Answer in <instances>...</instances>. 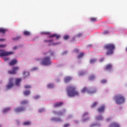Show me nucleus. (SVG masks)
Wrapping results in <instances>:
<instances>
[{
  "mask_svg": "<svg viewBox=\"0 0 127 127\" xmlns=\"http://www.w3.org/2000/svg\"><path fill=\"white\" fill-rule=\"evenodd\" d=\"M15 84L14 83V78H11L9 79V82L8 85L6 86V89L8 90L9 89H11V88H13V86L16 85L17 86H19V84H20V82H21V78H16L15 79Z\"/></svg>",
  "mask_w": 127,
  "mask_h": 127,
  "instance_id": "1",
  "label": "nucleus"
},
{
  "mask_svg": "<svg viewBox=\"0 0 127 127\" xmlns=\"http://www.w3.org/2000/svg\"><path fill=\"white\" fill-rule=\"evenodd\" d=\"M104 49L106 50V55H112L115 50V45L113 44H108L103 47Z\"/></svg>",
  "mask_w": 127,
  "mask_h": 127,
  "instance_id": "2",
  "label": "nucleus"
},
{
  "mask_svg": "<svg viewBox=\"0 0 127 127\" xmlns=\"http://www.w3.org/2000/svg\"><path fill=\"white\" fill-rule=\"evenodd\" d=\"M67 95L68 97H76L79 96V92L76 90L74 86H70L67 88Z\"/></svg>",
  "mask_w": 127,
  "mask_h": 127,
  "instance_id": "3",
  "label": "nucleus"
},
{
  "mask_svg": "<svg viewBox=\"0 0 127 127\" xmlns=\"http://www.w3.org/2000/svg\"><path fill=\"white\" fill-rule=\"evenodd\" d=\"M114 99L115 101V103L118 105L124 104L125 101V96H123V95L121 94L116 95Z\"/></svg>",
  "mask_w": 127,
  "mask_h": 127,
  "instance_id": "4",
  "label": "nucleus"
},
{
  "mask_svg": "<svg viewBox=\"0 0 127 127\" xmlns=\"http://www.w3.org/2000/svg\"><path fill=\"white\" fill-rule=\"evenodd\" d=\"M42 65H50L51 64V61L50 60V58L49 57H46L43 59L42 61Z\"/></svg>",
  "mask_w": 127,
  "mask_h": 127,
  "instance_id": "5",
  "label": "nucleus"
},
{
  "mask_svg": "<svg viewBox=\"0 0 127 127\" xmlns=\"http://www.w3.org/2000/svg\"><path fill=\"white\" fill-rule=\"evenodd\" d=\"M0 57H4V56H9L13 54V52H6L4 50H0Z\"/></svg>",
  "mask_w": 127,
  "mask_h": 127,
  "instance_id": "6",
  "label": "nucleus"
},
{
  "mask_svg": "<svg viewBox=\"0 0 127 127\" xmlns=\"http://www.w3.org/2000/svg\"><path fill=\"white\" fill-rule=\"evenodd\" d=\"M20 68L19 66H14L12 68V70H9L8 71V74H10V75H14L16 74V72L19 70Z\"/></svg>",
  "mask_w": 127,
  "mask_h": 127,
  "instance_id": "7",
  "label": "nucleus"
},
{
  "mask_svg": "<svg viewBox=\"0 0 127 127\" xmlns=\"http://www.w3.org/2000/svg\"><path fill=\"white\" fill-rule=\"evenodd\" d=\"M25 110L24 107H17L14 109V111L15 113H20L21 112H23Z\"/></svg>",
  "mask_w": 127,
  "mask_h": 127,
  "instance_id": "8",
  "label": "nucleus"
},
{
  "mask_svg": "<svg viewBox=\"0 0 127 127\" xmlns=\"http://www.w3.org/2000/svg\"><path fill=\"white\" fill-rule=\"evenodd\" d=\"M17 63V60L14 59L10 61V62L9 63V65L10 66H13V65H15Z\"/></svg>",
  "mask_w": 127,
  "mask_h": 127,
  "instance_id": "9",
  "label": "nucleus"
},
{
  "mask_svg": "<svg viewBox=\"0 0 127 127\" xmlns=\"http://www.w3.org/2000/svg\"><path fill=\"white\" fill-rule=\"evenodd\" d=\"M109 127H121L120 124L117 122H113L110 126Z\"/></svg>",
  "mask_w": 127,
  "mask_h": 127,
  "instance_id": "10",
  "label": "nucleus"
},
{
  "mask_svg": "<svg viewBox=\"0 0 127 127\" xmlns=\"http://www.w3.org/2000/svg\"><path fill=\"white\" fill-rule=\"evenodd\" d=\"M53 37H56V39H59L60 38V35L54 34L49 36V38H53Z\"/></svg>",
  "mask_w": 127,
  "mask_h": 127,
  "instance_id": "11",
  "label": "nucleus"
},
{
  "mask_svg": "<svg viewBox=\"0 0 127 127\" xmlns=\"http://www.w3.org/2000/svg\"><path fill=\"white\" fill-rule=\"evenodd\" d=\"M72 80V77L70 76H67L64 78V82L65 83H68V82H70Z\"/></svg>",
  "mask_w": 127,
  "mask_h": 127,
  "instance_id": "12",
  "label": "nucleus"
},
{
  "mask_svg": "<svg viewBox=\"0 0 127 127\" xmlns=\"http://www.w3.org/2000/svg\"><path fill=\"white\" fill-rule=\"evenodd\" d=\"M105 110V106H102L98 109L99 113H103Z\"/></svg>",
  "mask_w": 127,
  "mask_h": 127,
  "instance_id": "13",
  "label": "nucleus"
},
{
  "mask_svg": "<svg viewBox=\"0 0 127 127\" xmlns=\"http://www.w3.org/2000/svg\"><path fill=\"white\" fill-rule=\"evenodd\" d=\"M63 105V102H57L54 105L55 108H57V107H60Z\"/></svg>",
  "mask_w": 127,
  "mask_h": 127,
  "instance_id": "14",
  "label": "nucleus"
},
{
  "mask_svg": "<svg viewBox=\"0 0 127 127\" xmlns=\"http://www.w3.org/2000/svg\"><path fill=\"white\" fill-rule=\"evenodd\" d=\"M6 31H7V30L6 29L3 28H0V33H2V34H4V33H5Z\"/></svg>",
  "mask_w": 127,
  "mask_h": 127,
  "instance_id": "15",
  "label": "nucleus"
},
{
  "mask_svg": "<svg viewBox=\"0 0 127 127\" xmlns=\"http://www.w3.org/2000/svg\"><path fill=\"white\" fill-rule=\"evenodd\" d=\"M10 110H11V108L9 107L6 108L3 110L2 112L3 114H5V113H7V112H8L9 111H10Z\"/></svg>",
  "mask_w": 127,
  "mask_h": 127,
  "instance_id": "16",
  "label": "nucleus"
},
{
  "mask_svg": "<svg viewBox=\"0 0 127 127\" xmlns=\"http://www.w3.org/2000/svg\"><path fill=\"white\" fill-rule=\"evenodd\" d=\"M30 75V73L28 71H24V77L26 78V77L29 76Z\"/></svg>",
  "mask_w": 127,
  "mask_h": 127,
  "instance_id": "17",
  "label": "nucleus"
},
{
  "mask_svg": "<svg viewBox=\"0 0 127 127\" xmlns=\"http://www.w3.org/2000/svg\"><path fill=\"white\" fill-rule=\"evenodd\" d=\"M96 92H97V90H96V89H94L93 90H88V93L90 95H92L93 94H95V93H96Z\"/></svg>",
  "mask_w": 127,
  "mask_h": 127,
  "instance_id": "18",
  "label": "nucleus"
},
{
  "mask_svg": "<svg viewBox=\"0 0 127 127\" xmlns=\"http://www.w3.org/2000/svg\"><path fill=\"white\" fill-rule=\"evenodd\" d=\"M90 21L92 22H95V21H98V18L96 17H91L90 18Z\"/></svg>",
  "mask_w": 127,
  "mask_h": 127,
  "instance_id": "19",
  "label": "nucleus"
},
{
  "mask_svg": "<svg viewBox=\"0 0 127 127\" xmlns=\"http://www.w3.org/2000/svg\"><path fill=\"white\" fill-rule=\"evenodd\" d=\"M112 67H113V65L111 64H108L106 66V70H110V69H112Z\"/></svg>",
  "mask_w": 127,
  "mask_h": 127,
  "instance_id": "20",
  "label": "nucleus"
},
{
  "mask_svg": "<svg viewBox=\"0 0 127 127\" xmlns=\"http://www.w3.org/2000/svg\"><path fill=\"white\" fill-rule=\"evenodd\" d=\"M30 94V91L29 90H25L24 92V95L25 96H28V95H29Z\"/></svg>",
  "mask_w": 127,
  "mask_h": 127,
  "instance_id": "21",
  "label": "nucleus"
},
{
  "mask_svg": "<svg viewBox=\"0 0 127 127\" xmlns=\"http://www.w3.org/2000/svg\"><path fill=\"white\" fill-rule=\"evenodd\" d=\"M96 119L97 121H100L101 120H103V117H102V116H98L96 117Z\"/></svg>",
  "mask_w": 127,
  "mask_h": 127,
  "instance_id": "22",
  "label": "nucleus"
},
{
  "mask_svg": "<svg viewBox=\"0 0 127 127\" xmlns=\"http://www.w3.org/2000/svg\"><path fill=\"white\" fill-rule=\"evenodd\" d=\"M47 87L48 88H49V89H51L54 87V85L52 83H50L47 85Z\"/></svg>",
  "mask_w": 127,
  "mask_h": 127,
  "instance_id": "23",
  "label": "nucleus"
},
{
  "mask_svg": "<svg viewBox=\"0 0 127 127\" xmlns=\"http://www.w3.org/2000/svg\"><path fill=\"white\" fill-rule=\"evenodd\" d=\"M23 34L27 36V35H30V33L29 31H25L23 32Z\"/></svg>",
  "mask_w": 127,
  "mask_h": 127,
  "instance_id": "24",
  "label": "nucleus"
},
{
  "mask_svg": "<svg viewBox=\"0 0 127 127\" xmlns=\"http://www.w3.org/2000/svg\"><path fill=\"white\" fill-rule=\"evenodd\" d=\"M28 103V101L27 100H23V101L21 102V105H26Z\"/></svg>",
  "mask_w": 127,
  "mask_h": 127,
  "instance_id": "25",
  "label": "nucleus"
},
{
  "mask_svg": "<svg viewBox=\"0 0 127 127\" xmlns=\"http://www.w3.org/2000/svg\"><path fill=\"white\" fill-rule=\"evenodd\" d=\"M97 61V60L96 59H92L90 60V63H91V64H93V63H95Z\"/></svg>",
  "mask_w": 127,
  "mask_h": 127,
  "instance_id": "26",
  "label": "nucleus"
},
{
  "mask_svg": "<svg viewBox=\"0 0 127 127\" xmlns=\"http://www.w3.org/2000/svg\"><path fill=\"white\" fill-rule=\"evenodd\" d=\"M95 76L92 75L89 77V79L90 81H92L93 80H95Z\"/></svg>",
  "mask_w": 127,
  "mask_h": 127,
  "instance_id": "27",
  "label": "nucleus"
},
{
  "mask_svg": "<svg viewBox=\"0 0 127 127\" xmlns=\"http://www.w3.org/2000/svg\"><path fill=\"white\" fill-rule=\"evenodd\" d=\"M64 40H68L69 39V35H65L64 36Z\"/></svg>",
  "mask_w": 127,
  "mask_h": 127,
  "instance_id": "28",
  "label": "nucleus"
},
{
  "mask_svg": "<svg viewBox=\"0 0 127 127\" xmlns=\"http://www.w3.org/2000/svg\"><path fill=\"white\" fill-rule=\"evenodd\" d=\"M31 123L29 121H27L26 122H24L23 123L24 126H29V125H30Z\"/></svg>",
  "mask_w": 127,
  "mask_h": 127,
  "instance_id": "29",
  "label": "nucleus"
},
{
  "mask_svg": "<svg viewBox=\"0 0 127 127\" xmlns=\"http://www.w3.org/2000/svg\"><path fill=\"white\" fill-rule=\"evenodd\" d=\"M25 89H31V86L30 85L26 84V85L24 86Z\"/></svg>",
  "mask_w": 127,
  "mask_h": 127,
  "instance_id": "30",
  "label": "nucleus"
},
{
  "mask_svg": "<svg viewBox=\"0 0 127 127\" xmlns=\"http://www.w3.org/2000/svg\"><path fill=\"white\" fill-rule=\"evenodd\" d=\"M84 56V53H81L79 54L78 57V58H82Z\"/></svg>",
  "mask_w": 127,
  "mask_h": 127,
  "instance_id": "31",
  "label": "nucleus"
},
{
  "mask_svg": "<svg viewBox=\"0 0 127 127\" xmlns=\"http://www.w3.org/2000/svg\"><path fill=\"white\" fill-rule=\"evenodd\" d=\"M42 34H44V35H50V33L48 32H44L42 33Z\"/></svg>",
  "mask_w": 127,
  "mask_h": 127,
  "instance_id": "32",
  "label": "nucleus"
},
{
  "mask_svg": "<svg viewBox=\"0 0 127 127\" xmlns=\"http://www.w3.org/2000/svg\"><path fill=\"white\" fill-rule=\"evenodd\" d=\"M97 102H94L93 104H92V105H91V107L92 108H95V106L96 105H97Z\"/></svg>",
  "mask_w": 127,
  "mask_h": 127,
  "instance_id": "33",
  "label": "nucleus"
},
{
  "mask_svg": "<svg viewBox=\"0 0 127 127\" xmlns=\"http://www.w3.org/2000/svg\"><path fill=\"white\" fill-rule=\"evenodd\" d=\"M101 82L102 83V84H106V83H107V80H106V79H102L101 81Z\"/></svg>",
  "mask_w": 127,
  "mask_h": 127,
  "instance_id": "34",
  "label": "nucleus"
},
{
  "mask_svg": "<svg viewBox=\"0 0 127 127\" xmlns=\"http://www.w3.org/2000/svg\"><path fill=\"white\" fill-rule=\"evenodd\" d=\"M86 91H88V89L86 87H84L82 90V93H85Z\"/></svg>",
  "mask_w": 127,
  "mask_h": 127,
  "instance_id": "35",
  "label": "nucleus"
},
{
  "mask_svg": "<svg viewBox=\"0 0 127 127\" xmlns=\"http://www.w3.org/2000/svg\"><path fill=\"white\" fill-rule=\"evenodd\" d=\"M20 36L17 37L16 38H13V40H18V39H20Z\"/></svg>",
  "mask_w": 127,
  "mask_h": 127,
  "instance_id": "36",
  "label": "nucleus"
},
{
  "mask_svg": "<svg viewBox=\"0 0 127 127\" xmlns=\"http://www.w3.org/2000/svg\"><path fill=\"white\" fill-rule=\"evenodd\" d=\"M6 47V45H0V48H3L4 47Z\"/></svg>",
  "mask_w": 127,
  "mask_h": 127,
  "instance_id": "37",
  "label": "nucleus"
},
{
  "mask_svg": "<svg viewBox=\"0 0 127 127\" xmlns=\"http://www.w3.org/2000/svg\"><path fill=\"white\" fill-rule=\"evenodd\" d=\"M70 126V124H69L68 123L67 124H65L64 125V127H68Z\"/></svg>",
  "mask_w": 127,
  "mask_h": 127,
  "instance_id": "38",
  "label": "nucleus"
},
{
  "mask_svg": "<svg viewBox=\"0 0 127 127\" xmlns=\"http://www.w3.org/2000/svg\"><path fill=\"white\" fill-rule=\"evenodd\" d=\"M83 34H82V33H79L76 35L77 37H81V36H82Z\"/></svg>",
  "mask_w": 127,
  "mask_h": 127,
  "instance_id": "39",
  "label": "nucleus"
},
{
  "mask_svg": "<svg viewBox=\"0 0 127 127\" xmlns=\"http://www.w3.org/2000/svg\"><path fill=\"white\" fill-rule=\"evenodd\" d=\"M34 98L36 100L37 99H39V98H40V96L39 95H36L35 96H34Z\"/></svg>",
  "mask_w": 127,
  "mask_h": 127,
  "instance_id": "40",
  "label": "nucleus"
},
{
  "mask_svg": "<svg viewBox=\"0 0 127 127\" xmlns=\"http://www.w3.org/2000/svg\"><path fill=\"white\" fill-rule=\"evenodd\" d=\"M84 74H85V72L81 71V72H79V76H83V75H84Z\"/></svg>",
  "mask_w": 127,
  "mask_h": 127,
  "instance_id": "41",
  "label": "nucleus"
},
{
  "mask_svg": "<svg viewBox=\"0 0 127 127\" xmlns=\"http://www.w3.org/2000/svg\"><path fill=\"white\" fill-rule=\"evenodd\" d=\"M52 121H60V119H57V118H53L52 119Z\"/></svg>",
  "mask_w": 127,
  "mask_h": 127,
  "instance_id": "42",
  "label": "nucleus"
},
{
  "mask_svg": "<svg viewBox=\"0 0 127 127\" xmlns=\"http://www.w3.org/2000/svg\"><path fill=\"white\" fill-rule=\"evenodd\" d=\"M52 42V40H45L44 41V42Z\"/></svg>",
  "mask_w": 127,
  "mask_h": 127,
  "instance_id": "43",
  "label": "nucleus"
},
{
  "mask_svg": "<svg viewBox=\"0 0 127 127\" xmlns=\"http://www.w3.org/2000/svg\"><path fill=\"white\" fill-rule=\"evenodd\" d=\"M4 40H5L4 39H0V42H2L4 41Z\"/></svg>",
  "mask_w": 127,
  "mask_h": 127,
  "instance_id": "44",
  "label": "nucleus"
},
{
  "mask_svg": "<svg viewBox=\"0 0 127 127\" xmlns=\"http://www.w3.org/2000/svg\"><path fill=\"white\" fill-rule=\"evenodd\" d=\"M4 61H8V60H9V59L7 58H5L4 59Z\"/></svg>",
  "mask_w": 127,
  "mask_h": 127,
  "instance_id": "45",
  "label": "nucleus"
},
{
  "mask_svg": "<svg viewBox=\"0 0 127 127\" xmlns=\"http://www.w3.org/2000/svg\"><path fill=\"white\" fill-rule=\"evenodd\" d=\"M110 121H111V118H108L106 119V122H110Z\"/></svg>",
  "mask_w": 127,
  "mask_h": 127,
  "instance_id": "46",
  "label": "nucleus"
},
{
  "mask_svg": "<svg viewBox=\"0 0 127 127\" xmlns=\"http://www.w3.org/2000/svg\"><path fill=\"white\" fill-rule=\"evenodd\" d=\"M17 49V47L16 46H15L13 48V50H15V49Z\"/></svg>",
  "mask_w": 127,
  "mask_h": 127,
  "instance_id": "47",
  "label": "nucleus"
},
{
  "mask_svg": "<svg viewBox=\"0 0 127 127\" xmlns=\"http://www.w3.org/2000/svg\"><path fill=\"white\" fill-rule=\"evenodd\" d=\"M63 114V112H60L59 113V115H60V116H62V114Z\"/></svg>",
  "mask_w": 127,
  "mask_h": 127,
  "instance_id": "48",
  "label": "nucleus"
},
{
  "mask_svg": "<svg viewBox=\"0 0 127 127\" xmlns=\"http://www.w3.org/2000/svg\"><path fill=\"white\" fill-rule=\"evenodd\" d=\"M104 33H105V34H107V33H109V31H105L104 32Z\"/></svg>",
  "mask_w": 127,
  "mask_h": 127,
  "instance_id": "49",
  "label": "nucleus"
},
{
  "mask_svg": "<svg viewBox=\"0 0 127 127\" xmlns=\"http://www.w3.org/2000/svg\"><path fill=\"white\" fill-rule=\"evenodd\" d=\"M86 115H88V112H86L84 114V116H86Z\"/></svg>",
  "mask_w": 127,
  "mask_h": 127,
  "instance_id": "50",
  "label": "nucleus"
},
{
  "mask_svg": "<svg viewBox=\"0 0 127 127\" xmlns=\"http://www.w3.org/2000/svg\"><path fill=\"white\" fill-rule=\"evenodd\" d=\"M75 51H76V52H78L79 50H76Z\"/></svg>",
  "mask_w": 127,
  "mask_h": 127,
  "instance_id": "51",
  "label": "nucleus"
},
{
  "mask_svg": "<svg viewBox=\"0 0 127 127\" xmlns=\"http://www.w3.org/2000/svg\"><path fill=\"white\" fill-rule=\"evenodd\" d=\"M95 126V125H91V127H94Z\"/></svg>",
  "mask_w": 127,
  "mask_h": 127,
  "instance_id": "52",
  "label": "nucleus"
},
{
  "mask_svg": "<svg viewBox=\"0 0 127 127\" xmlns=\"http://www.w3.org/2000/svg\"><path fill=\"white\" fill-rule=\"evenodd\" d=\"M102 61H103V60H101V62H102Z\"/></svg>",
  "mask_w": 127,
  "mask_h": 127,
  "instance_id": "53",
  "label": "nucleus"
}]
</instances>
